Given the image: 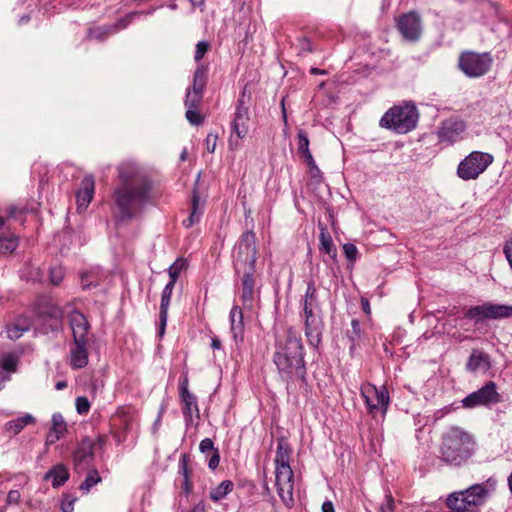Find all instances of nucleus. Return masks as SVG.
Returning <instances> with one entry per match:
<instances>
[{"label": "nucleus", "instance_id": "obj_57", "mask_svg": "<svg viewBox=\"0 0 512 512\" xmlns=\"http://www.w3.org/2000/svg\"><path fill=\"white\" fill-rule=\"evenodd\" d=\"M20 499L21 494L18 490H10L6 498V503L7 505L18 504Z\"/></svg>", "mask_w": 512, "mask_h": 512}, {"label": "nucleus", "instance_id": "obj_37", "mask_svg": "<svg viewBox=\"0 0 512 512\" xmlns=\"http://www.w3.org/2000/svg\"><path fill=\"white\" fill-rule=\"evenodd\" d=\"M277 486V493L281 498L284 505L288 508H291L294 505L293 498V483H281V485Z\"/></svg>", "mask_w": 512, "mask_h": 512}, {"label": "nucleus", "instance_id": "obj_31", "mask_svg": "<svg viewBox=\"0 0 512 512\" xmlns=\"http://www.w3.org/2000/svg\"><path fill=\"white\" fill-rule=\"evenodd\" d=\"M447 506L454 512H473L469 506V501L462 495H458V492H454L447 498Z\"/></svg>", "mask_w": 512, "mask_h": 512}, {"label": "nucleus", "instance_id": "obj_45", "mask_svg": "<svg viewBox=\"0 0 512 512\" xmlns=\"http://www.w3.org/2000/svg\"><path fill=\"white\" fill-rule=\"evenodd\" d=\"M185 268V261L177 259L169 268L168 274L171 282L176 283L181 271Z\"/></svg>", "mask_w": 512, "mask_h": 512}, {"label": "nucleus", "instance_id": "obj_40", "mask_svg": "<svg viewBox=\"0 0 512 512\" xmlns=\"http://www.w3.org/2000/svg\"><path fill=\"white\" fill-rule=\"evenodd\" d=\"M276 477V485H281V483H293V471L290 466H282L276 467L275 472Z\"/></svg>", "mask_w": 512, "mask_h": 512}, {"label": "nucleus", "instance_id": "obj_51", "mask_svg": "<svg viewBox=\"0 0 512 512\" xmlns=\"http://www.w3.org/2000/svg\"><path fill=\"white\" fill-rule=\"evenodd\" d=\"M90 402L87 397L79 396L76 398V410L79 414L83 415L89 412Z\"/></svg>", "mask_w": 512, "mask_h": 512}, {"label": "nucleus", "instance_id": "obj_46", "mask_svg": "<svg viewBox=\"0 0 512 512\" xmlns=\"http://www.w3.org/2000/svg\"><path fill=\"white\" fill-rule=\"evenodd\" d=\"M297 50L299 56H306L314 51V45L308 38H299L297 43Z\"/></svg>", "mask_w": 512, "mask_h": 512}, {"label": "nucleus", "instance_id": "obj_29", "mask_svg": "<svg viewBox=\"0 0 512 512\" xmlns=\"http://www.w3.org/2000/svg\"><path fill=\"white\" fill-rule=\"evenodd\" d=\"M202 214H203V203H201L198 190L195 187L192 191V196H191V211H190L189 217L183 221V225L186 228L192 227L195 223L200 221Z\"/></svg>", "mask_w": 512, "mask_h": 512}, {"label": "nucleus", "instance_id": "obj_26", "mask_svg": "<svg viewBox=\"0 0 512 512\" xmlns=\"http://www.w3.org/2000/svg\"><path fill=\"white\" fill-rule=\"evenodd\" d=\"M241 301L245 307H251L254 300L255 272H241Z\"/></svg>", "mask_w": 512, "mask_h": 512}, {"label": "nucleus", "instance_id": "obj_42", "mask_svg": "<svg viewBox=\"0 0 512 512\" xmlns=\"http://www.w3.org/2000/svg\"><path fill=\"white\" fill-rule=\"evenodd\" d=\"M101 481V477L96 469H90L88 470V473L86 475V478L84 482L80 485V489L84 490L86 492H89V490L99 483Z\"/></svg>", "mask_w": 512, "mask_h": 512}, {"label": "nucleus", "instance_id": "obj_41", "mask_svg": "<svg viewBox=\"0 0 512 512\" xmlns=\"http://www.w3.org/2000/svg\"><path fill=\"white\" fill-rule=\"evenodd\" d=\"M289 448L281 442L277 445L275 463L276 467L290 466L289 465Z\"/></svg>", "mask_w": 512, "mask_h": 512}, {"label": "nucleus", "instance_id": "obj_35", "mask_svg": "<svg viewBox=\"0 0 512 512\" xmlns=\"http://www.w3.org/2000/svg\"><path fill=\"white\" fill-rule=\"evenodd\" d=\"M233 487L234 484L231 480H224L217 487L211 489L209 497L213 502H218L232 492Z\"/></svg>", "mask_w": 512, "mask_h": 512}, {"label": "nucleus", "instance_id": "obj_4", "mask_svg": "<svg viewBox=\"0 0 512 512\" xmlns=\"http://www.w3.org/2000/svg\"><path fill=\"white\" fill-rule=\"evenodd\" d=\"M419 113L413 103L393 106L380 119V126L398 134H406L415 129Z\"/></svg>", "mask_w": 512, "mask_h": 512}, {"label": "nucleus", "instance_id": "obj_22", "mask_svg": "<svg viewBox=\"0 0 512 512\" xmlns=\"http://www.w3.org/2000/svg\"><path fill=\"white\" fill-rule=\"evenodd\" d=\"M488 494L487 489L483 484H474L469 488L459 491L458 495H462L469 501V506L473 512L477 511V508L482 505Z\"/></svg>", "mask_w": 512, "mask_h": 512}, {"label": "nucleus", "instance_id": "obj_33", "mask_svg": "<svg viewBox=\"0 0 512 512\" xmlns=\"http://www.w3.org/2000/svg\"><path fill=\"white\" fill-rule=\"evenodd\" d=\"M320 247L319 249L324 253L328 254L332 259H335L337 256V249L333 243L332 237L328 234L325 227L321 228V232L319 234Z\"/></svg>", "mask_w": 512, "mask_h": 512}, {"label": "nucleus", "instance_id": "obj_9", "mask_svg": "<svg viewBox=\"0 0 512 512\" xmlns=\"http://www.w3.org/2000/svg\"><path fill=\"white\" fill-rule=\"evenodd\" d=\"M493 58L489 52L476 53L466 51L459 57L460 70L470 78H478L485 75L491 68Z\"/></svg>", "mask_w": 512, "mask_h": 512}, {"label": "nucleus", "instance_id": "obj_58", "mask_svg": "<svg viewBox=\"0 0 512 512\" xmlns=\"http://www.w3.org/2000/svg\"><path fill=\"white\" fill-rule=\"evenodd\" d=\"M167 317H168V308L166 307H160V313H159V318H160V335H163L164 334V329H165V326H166V323H167Z\"/></svg>", "mask_w": 512, "mask_h": 512}, {"label": "nucleus", "instance_id": "obj_14", "mask_svg": "<svg viewBox=\"0 0 512 512\" xmlns=\"http://www.w3.org/2000/svg\"><path fill=\"white\" fill-rule=\"evenodd\" d=\"M397 29L408 41H416L422 34L421 16L416 11L401 15L397 20Z\"/></svg>", "mask_w": 512, "mask_h": 512}, {"label": "nucleus", "instance_id": "obj_62", "mask_svg": "<svg viewBox=\"0 0 512 512\" xmlns=\"http://www.w3.org/2000/svg\"><path fill=\"white\" fill-rule=\"evenodd\" d=\"M129 20L126 18L119 19L114 26L109 27L111 32L118 31L127 27Z\"/></svg>", "mask_w": 512, "mask_h": 512}, {"label": "nucleus", "instance_id": "obj_48", "mask_svg": "<svg viewBox=\"0 0 512 512\" xmlns=\"http://www.w3.org/2000/svg\"><path fill=\"white\" fill-rule=\"evenodd\" d=\"M175 284L176 283L169 281L166 284V286L164 287V289L162 291V295H161L160 307L169 308L170 301H171V296H172V292H173V289L175 287Z\"/></svg>", "mask_w": 512, "mask_h": 512}, {"label": "nucleus", "instance_id": "obj_28", "mask_svg": "<svg viewBox=\"0 0 512 512\" xmlns=\"http://www.w3.org/2000/svg\"><path fill=\"white\" fill-rule=\"evenodd\" d=\"M69 472L64 464L54 465L44 475V480H52V487L59 488L69 479Z\"/></svg>", "mask_w": 512, "mask_h": 512}, {"label": "nucleus", "instance_id": "obj_27", "mask_svg": "<svg viewBox=\"0 0 512 512\" xmlns=\"http://www.w3.org/2000/svg\"><path fill=\"white\" fill-rule=\"evenodd\" d=\"M297 141H298V153L305 160L308 167L317 173L320 172L317 167L315 160L309 150V138L307 133L300 129L297 133Z\"/></svg>", "mask_w": 512, "mask_h": 512}, {"label": "nucleus", "instance_id": "obj_43", "mask_svg": "<svg viewBox=\"0 0 512 512\" xmlns=\"http://www.w3.org/2000/svg\"><path fill=\"white\" fill-rule=\"evenodd\" d=\"M203 100V94L193 92L191 90L186 91L184 105L186 108H199Z\"/></svg>", "mask_w": 512, "mask_h": 512}, {"label": "nucleus", "instance_id": "obj_32", "mask_svg": "<svg viewBox=\"0 0 512 512\" xmlns=\"http://www.w3.org/2000/svg\"><path fill=\"white\" fill-rule=\"evenodd\" d=\"M207 84V67L203 64L197 66L194 75H193V83L192 86L187 90H191L193 92H198L203 94L204 89Z\"/></svg>", "mask_w": 512, "mask_h": 512}, {"label": "nucleus", "instance_id": "obj_53", "mask_svg": "<svg viewBox=\"0 0 512 512\" xmlns=\"http://www.w3.org/2000/svg\"><path fill=\"white\" fill-rule=\"evenodd\" d=\"M395 510V501L391 493L385 495L384 502L380 507L381 512H394Z\"/></svg>", "mask_w": 512, "mask_h": 512}, {"label": "nucleus", "instance_id": "obj_44", "mask_svg": "<svg viewBox=\"0 0 512 512\" xmlns=\"http://www.w3.org/2000/svg\"><path fill=\"white\" fill-rule=\"evenodd\" d=\"M50 430L62 436L67 431L66 422L60 413L52 415V427Z\"/></svg>", "mask_w": 512, "mask_h": 512}, {"label": "nucleus", "instance_id": "obj_13", "mask_svg": "<svg viewBox=\"0 0 512 512\" xmlns=\"http://www.w3.org/2000/svg\"><path fill=\"white\" fill-rule=\"evenodd\" d=\"M500 396L496 390V384L493 381H488L475 392L468 394L463 400L462 404L465 408H475L481 405H489L491 403L499 402Z\"/></svg>", "mask_w": 512, "mask_h": 512}, {"label": "nucleus", "instance_id": "obj_54", "mask_svg": "<svg viewBox=\"0 0 512 512\" xmlns=\"http://www.w3.org/2000/svg\"><path fill=\"white\" fill-rule=\"evenodd\" d=\"M199 450L203 454L213 453L214 450H218V448L214 447V442L210 438L203 439L199 444Z\"/></svg>", "mask_w": 512, "mask_h": 512}, {"label": "nucleus", "instance_id": "obj_8", "mask_svg": "<svg viewBox=\"0 0 512 512\" xmlns=\"http://www.w3.org/2000/svg\"><path fill=\"white\" fill-rule=\"evenodd\" d=\"M62 317L61 308L52 303L37 305L33 321L35 331L41 334L57 331L61 326Z\"/></svg>", "mask_w": 512, "mask_h": 512}, {"label": "nucleus", "instance_id": "obj_18", "mask_svg": "<svg viewBox=\"0 0 512 512\" xmlns=\"http://www.w3.org/2000/svg\"><path fill=\"white\" fill-rule=\"evenodd\" d=\"M69 323L73 333V340L87 339L90 324L83 313L73 310L69 315Z\"/></svg>", "mask_w": 512, "mask_h": 512}, {"label": "nucleus", "instance_id": "obj_25", "mask_svg": "<svg viewBox=\"0 0 512 512\" xmlns=\"http://www.w3.org/2000/svg\"><path fill=\"white\" fill-rule=\"evenodd\" d=\"M230 331L235 341H242L244 339V322L243 311L241 307L235 305L231 308L229 313Z\"/></svg>", "mask_w": 512, "mask_h": 512}, {"label": "nucleus", "instance_id": "obj_3", "mask_svg": "<svg viewBox=\"0 0 512 512\" xmlns=\"http://www.w3.org/2000/svg\"><path fill=\"white\" fill-rule=\"evenodd\" d=\"M473 435L462 428L451 427L442 438L441 459L453 466H461L473 455L475 450Z\"/></svg>", "mask_w": 512, "mask_h": 512}, {"label": "nucleus", "instance_id": "obj_30", "mask_svg": "<svg viewBox=\"0 0 512 512\" xmlns=\"http://www.w3.org/2000/svg\"><path fill=\"white\" fill-rule=\"evenodd\" d=\"M35 418L31 414H25L21 417L8 421L4 425V431L9 437L19 434L27 425L34 424Z\"/></svg>", "mask_w": 512, "mask_h": 512}, {"label": "nucleus", "instance_id": "obj_55", "mask_svg": "<svg viewBox=\"0 0 512 512\" xmlns=\"http://www.w3.org/2000/svg\"><path fill=\"white\" fill-rule=\"evenodd\" d=\"M110 32H111V30H109V27L103 28V29L97 28V29L90 30L89 37L103 40Z\"/></svg>", "mask_w": 512, "mask_h": 512}, {"label": "nucleus", "instance_id": "obj_24", "mask_svg": "<svg viewBox=\"0 0 512 512\" xmlns=\"http://www.w3.org/2000/svg\"><path fill=\"white\" fill-rule=\"evenodd\" d=\"M491 368L490 357L487 353L474 349L470 354L466 369L472 373L477 371L486 372Z\"/></svg>", "mask_w": 512, "mask_h": 512}, {"label": "nucleus", "instance_id": "obj_6", "mask_svg": "<svg viewBox=\"0 0 512 512\" xmlns=\"http://www.w3.org/2000/svg\"><path fill=\"white\" fill-rule=\"evenodd\" d=\"M512 317V305L486 302L481 305L470 306L464 311V318L473 321L479 329L486 320H501Z\"/></svg>", "mask_w": 512, "mask_h": 512}, {"label": "nucleus", "instance_id": "obj_1", "mask_svg": "<svg viewBox=\"0 0 512 512\" xmlns=\"http://www.w3.org/2000/svg\"><path fill=\"white\" fill-rule=\"evenodd\" d=\"M119 183L113 189L112 213L117 223L139 218L146 206L154 204L153 183L146 171L133 161L118 167Z\"/></svg>", "mask_w": 512, "mask_h": 512}, {"label": "nucleus", "instance_id": "obj_38", "mask_svg": "<svg viewBox=\"0 0 512 512\" xmlns=\"http://www.w3.org/2000/svg\"><path fill=\"white\" fill-rule=\"evenodd\" d=\"M30 329V325L26 320H18L17 323L8 325L6 328L7 337L11 340H16L22 336V334Z\"/></svg>", "mask_w": 512, "mask_h": 512}, {"label": "nucleus", "instance_id": "obj_50", "mask_svg": "<svg viewBox=\"0 0 512 512\" xmlns=\"http://www.w3.org/2000/svg\"><path fill=\"white\" fill-rule=\"evenodd\" d=\"M210 45L207 41H200L196 44V49L194 53V59L196 62H199L204 55L208 52Z\"/></svg>", "mask_w": 512, "mask_h": 512}, {"label": "nucleus", "instance_id": "obj_59", "mask_svg": "<svg viewBox=\"0 0 512 512\" xmlns=\"http://www.w3.org/2000/svg\"><path fill=\"white\" fill-rule=\"evenodd\" d=\"M217 135L215 134H208L206 138V149L209 153H213L216 148V142H217Z\"/></svg>", "mask_w": 512, "mask_h": 512}, {"label": "nucleus", "instance_id": "obj_56", "mask_svg": "<svg viewBox=\"0 0 512 512\" xmlns=\"http://www.w3.org/2000/svg\"><path fill=\"white\" fill-rule=\"evenodd\" d=\"M76 498H73L69 495L65 496V498L63 499L62 503H61V510L62 512H72L74 507V502H75Z\"/></svg>", "mask_w": 512, "mask_h": 512}, {"label": "nucleus", "instance_id": "obj_64", "mask_svg": "<svg viewBox=\"0 0 512 512\" xmlns=\"http://www.w3.org/2000/svg\"><path fill=\"white\" fill-rule=\"evenodd\" d=\"M322 512H335L333 503L331 501H325L322 504Z\"/></svg>", "mask_w": 512, "mask_h": 512}, {"label": "nucleus", "instance_id": "obj_19", "mask_svg": "<svg viewBox=\"0 0 512 512\" xmlns=\"http://www.w3.org/2000/svg\"><path fill=\"white\" fill-rule=\"evenodd\" d=\"M95 181L92 175H87L81 181L80 189L76 193L78 210H85L93 199Z\"/></svg>", "mask_w": 512, "mask_h": 512}, {"label": "nucleus", "instance_id": "obj_52", "mask_svg": "<svg viewBox=\"0 0 512 512\" xmlns=\"http://www.w3.org/2000/svg\"><path fill=\"white\" fill-rule=\"evenodd\" d=\"M64 270L62 267H52L50 269V281L53 285H58L63 280Z\"/></svg>", "mask_w": 512, "mask_h": 512}, {"label": "nucleus", "instance_id": "obj_34", "mask_svg": "<svg viewBox=\"0 0 512 512\" xmlns=\"http://www.w3.org/2000/svg\"><path fill=\"white\" fill-rule=\"evenodd\" d=\"M303 308L321 309L318 299V292L313 281H309L307 283V288L303 299Z\"/></svg>", "mask_w": 512, "mask_h": 512}, {"label": "nucleus", "instance_id": "obj_63", "mask_svg": "<svg viewBox=\"0 0 512 512\" xmlns=\"http://www.w3.org/2000/svg\"><path fill=\"white\" fill-rule=\"evenodd\" d=\"M62 437V435L58 434V433H55L53 431H49L48 434H47V437H46V444L47 445H52L54 444L56 441H58L60 438Z\"/></svg>", "mask_w": 512, "mask_h": 512}, {"label": "nucleus", "instance_id": "obj_47", "mask_svg": "<svg viewBox=\"0 0 512 512\" xmlns=\"http://www.w3.org/2000/svg\"><path fill=\"white\" fill-rule=\"evenodd\" d=\"M185 117L194 126H199L204 122V117L198 112V108H186Z\"/></svg>", "mask_w": 512, "mask_h": 512}, {"label": "nucleus", "instance_id": "obj_10", "mask_svg": "<svg viewBox=\"0 0 512 512\" xmlns=\"http://www.w3.org/2000/svg\"><path fill=\"white\" fill-rule=\"evenodd\" d=\"M493 162V156L480 151L471 152L457 168V175L463 180H474Z\"/></svg>", "mask_w": 512, "mask_h": 512}, {"label": "nucleus", "instance_id": "obj_39", "mask_svg": "<svg viewBox=\"0 0 512 512\" xmlns=\"http://www.w3.org/2000/svg\"><path fill=\"white\" fill-rule=\"evenodd\" d=\"M346 336L348 337L350 344V351H353L361 340V327L358 319H352L351 329L347 330Z\"/></svg>", "mask_w": 512, "mask_h": 512}, {"label": "nucleus", "instance_id": "obj_36", "mask_svg": "<svg viewBox=\"0 0 512 512\" xmlns=\"http://www.w3.org/2000/svg\"><path fill=\"white\" fill-rule=\"evenodd\" d=\"M18 247V238L14 235L0 234V255L11 254Z\"/></svg>", "mask_w": 512, "mask_h": 512}, {"label": "nucleus", "instance_id": "obj_17", "mask_svg": "<svg viewBox=\"0 0 512 512\" xmlns=\"http://www.w3.org/2000/svg\"><path fill=\"white\" fill-rule=\"evenodd\" d=\"M179 395L181 402L183 403L182 413L186 422V425H190L193 422V412L199 417V408L197 399L193 393L188 389V379L184 378L179 385Z\"/></svg>", "mask_w": 512, "mask_h": 512}, {"label": "nucleus", "instance_id": "obj_20", "mask_svg": "<svg viewBox=\"0 0 512 512\" xmlns=\"http://www.w3.org/2000/svg\"><path fill=\"white\" fill-rule=\"evenodd\" d=\"M18 357L13 353H5L0 356V391L6 382L11 380V375L16 373Z\"/></svg>", "mask_w": 512, "mask_h": 512}, {"label": "nucleus", "instance_id": "obj_23", "mask_svg": "<svg viewBox=\"0 0 512 512\" xmlns=\"http://www.w3.org/2000/svg\"><path fill=\"white\" fill-rule=\"evenodd\" d=\"M190 455L187 453H183L180 456L178 463V474L182 477L181 488L186 495H189L193 490L192 483V469L190 467Z\"/></svg>", "mask_w": 512, "mask_h": 512}, {"label": "nucleus", "instance_id": "obj_7", "mask_svg": "<svg viewBox=\"0 0 512 512\" xmlns=\"http://www.w3.org/2000/svg\"><path fill=\"white\" fill-rule=\"evenodd\" d=\"M361 396L364 398L368 413L376 418L380 413L382 418L388 410L390 404L389 392L385 386L380 388L371 383H364L360 388Z\"/></svg>", "mask_w": 512, "mask_h": 512}, {"label": "nucleus", "instance_id": "obj_12", "mask_svg": "<svg viewBox=\"0 0 512 512\" xmlns=\"http://www.w3.org/2000/svg\"><path fill=\"white\" fill-rule=\"evenodd\" d=\"M465 130L466 124L462 119L450 117L440 123L436 134L439 142L452 145L462 139Z\"/></svg>", "mask_w": 512, "mask_h": 512}, {"label": "nucleus", "instance_id": "obj_2", "mask_svg": "<svg viewBox=\"0 0 512 512\" xmlns=\"http://www.w3.org/2000/svg\"><path fill=\"white\" fill-rule=\"evenodd\" d=\"M273 361L282 379L306 382L304 347L295 329H287L284 340L277 341Z\"/></svg>", "mask_w": 512, "mask_h": 512}, {"label": "nucleus", "instance_id": "obj_15", "mask_svg": "<svg viewBox=\"0 0 512 512\" xmlns=\"http://www.w3.org/2000/svg\"><path fill=\"white\" fill-rule=\"evenodd\" d=\"M249 112L243 108L236 109L234 118L231 124V136L229 138V145L231 149H237L239 146V139H243L249 131Z\"/></svg>", "mask_w": 512, "mask_h": 512}, {"label": "nucleus", "instance_id": "obj_11", "mask_svg": "<svg viewBox=\"0 0 512 512\" xmlns=\"http://www.w3.org/2000/svg\"><path fill=\"white\" fill-rule=\"evenodd\" d=\"M304 332L308 344L318 349L322 342L324 323L321 309L303 308Z\"/></svg>", "mask_w": 512, "mask_h": 512}, {"label": "nucleus", "instance_id": "obj_60", "mask_svg": "<svg viewBox=\"0 0 512 512\" xmlns=\"http://www.w3.org/2000/svg\"><path fill=\"white\" fill-rule=\"evenodd\" d=\"M219 463H220V453H219V449H218V450H214V452L212 453V456L208 460V467L211 470H215L219 466Z\"/></svg>", "mask_w": 512, "mask_h": 512}, {"label": "nucleus", "instance_id": "obj_21", "mask_svg": "<svg viewBox=\"0 0 512 512\" xmlns=\"http://www.w3.org/2000/svg\"><path fill=\"white\" fill-rule=\"evenodd\" d=\"M74 347L70 351V365L73 369L84 368L88 364L87 339L73 340Z\"/></svg>", "mask_w": 512, "mask_h": 512}, {"label": "nucleus", "instance_id": "obj_16", "mask_svg": "<svg viewBox=\"0 0 512 512\" xmlns=\"http://www.w3.org/2000/svg\"><path fill=\"white\" fill-rule=\"evenodd\" d=\"M94 445L95 443L89 437L83 438L78 444L73 454V463L76 472H83L90 466L94 459Z\"/></svg>", "mask_w": 512, "mask_h": 512}, {"label": "nucleus", "instance_id": "obj_49", "mask_svg": "<svg viewBox=\"0 0 512 512\" xmlns=\"http://www.w3.org/2000/svg\"><path fill=\"white\" fill-rule=\"evenodd\" d=\"M343 252H344L345 257L350 262L353 263V262L356 261L357 255H358V249H357L355 244H353V243H345L343 245Z\"/></svg>", "mask_w": 512, "mask_h": 512}, {"label": "nucleus", "instance_id": "obj_5", "mask_svg": "<svg viewBox=\"0 0 512 512\" xmlns=\"http://www.w3.org/2000/svg\"><path fill=\"white\" fill-rule=\"evenodd\" d=\"M256 260L257 248L255 233L253 231H246L242 233L234 246L233 267L235 273L240 275L241 272H255Z\"/></svg>", "mask_w": 512, "mask_h": 512}, {"label": "nucleus", "instance_id": "obj_61", "mask_svg": "<svg viewBox=\"0 0 512 512\" xmlns=\"http://www.w3.org/2000/svg\"><path fill=\"white\" fill-rule=\"evenodd\" d=\"M504 254L512 269V238L506 242L504 246Z\"/></svg>", "mask_w": 512, "mask_h": 512}]
</instances>
